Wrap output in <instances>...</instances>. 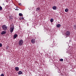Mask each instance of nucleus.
I'll return each instance as SVG.
<instances>
[{"label": "nucleus", "mask_w": 76, "mask_h": 76, "mask_svg": "<svg viewBox=\"0 0 76 76\" xmlns=\"http://www.w3.org/2000/svg\"><path fill=\"white\" fill-rule=\"evenodd\" d=\"M1 28L4 31H6L7 29V26L6 25H3L1 26Z\"/></svg>", "instance_id": "nucleus-1"}, {"label": "nucleus", "mask_w": 76, "mask_h": 76, "mask_svg": "<svg viewBox=\"0 0 76 76\" xmlns=\"http://www.w3.org/2000/svg\"><path fill=\"white\" fill-rule=\"evenodd\" d=\"M23 43V41L22 39H20L19 41L18 44L20 46L22 45Z\"/></svg>", "instance_id": "nucleus-2"}, {"label": "nucleus", "mask_w": 76, "mask_h": 76, "mask_svg": "<svg viewBox=\"0 0 76 76\" xmlns=\"http://www.w3.org/2000/svg\"><path fill=\"white\" fill-rule=\"evenodd\" d=\"M65 34L67 36H69V35H70V31H67L66 33H65Z\"/></svg>", "instance_id": "nucleus-3"}, {"label": "nucleus", "mask_w": 76, "mask_h": 76, "mask_svg": "<svg viewBox=\"0 0 76 76\" xmlns=\"http://www.w3.org/2000/svg\"><path fill=\"white\" fill-rule=\"evenodd\" d=\"M10 32H11V33H12L13 32V30L14 29V28L13 27H11L10 28Z\"/></svg>", "instance_id": "nucleus-4"}, {"label": "nucleus", "mask_w": 76, "mask_h": 76, "mask_svg": "<svg viewBox=\"0 0 76 76\" xmlns=\"http://www.w3.org/2000/svg\"><path fill=\"white\" fill-rule=\"evenodd\" d=\"M6 34V31H2V32L1 33V35H4Z\"/></svg>", "instance_id": "nucleus-5"}, {"label": "nucleus", "mask_w": 76, "mask_h": 76, "mask_svg": "<svg viewBox=\"0 0 76 76\" xmlns=\"http://www.w3.org/2000/svg\"><path fill=\"white\" fill-rule=\"evenodd\" d=\"M31 42L32 44H35V39H32L31 40Z\"/></svg>", "instance_id": "nucleus-6"}, {"label": "nucleus", "mask_w": 76, "mask_h": 76, "mask_svg": "<svg viewBox=\"0 0 76 76\" xmlns=\"http://www.w3.org/2000/svg\"><path fill=\"white\" fill-rule=\"evenodd\" d=\"M18 75H22L23 74V72L22 71H19L18 73Z\"/></svg>", "instance_id": "nucleus-7"}, {"label": "nucleus", "mask_w": 76, "mask_h": 76, "mask_svg": "<svg viewBox=\"0 0 76 76\" xmlns=\"http://www.w3.org/2000/svg\"><path fill=\"white\" fill-rule=\"evenodd\" d=\"M52 9L53 10H56L57 9V7L56 6H54L52 7Z\"/></svg>", "instance_id": "nucleus-8"}, {"label": "nucleus", "mask_w": 76, "mask_h": 76, "mask_svg": "<svg viewBox=\"0 0 76 76\" xmlns=\"http://www.w3.org/2000/svg\"><path fill=\"white\" fill-rule=\"evenodd\" d=\"M39 10H40V8L39 7H37V8L36 11H37L38 12H39Z\"/></svg>", "instance_id": "nucleus-9"}, {"label": "nucleus", "mask_w": 76, "mask_h": 76, "mask_svg": "<svg viewBox=\"0 0 76 76\" xmlns=\"http://www.w3.org/2000/svg\"><path fill=\"white\" fill-rule=\"evenodd\" d=\"M18 37V35H17L16 34H15L14 36V38L15 39L16 38V37Z\"/></svg>", "instance_id": "nucleus-10"}, {"label": "nucleus", "mask_w": 76, "mask_h": 76, "mask_svg": "<svg viewBox=\"0 0 76 76\" xmlns=\"http://www.w3.org/2000/svg\"><path fill=\"white\" fill-rule=\"evenodd\" d=\"M15 69L16 71H18L19 70V67H15Z\"/></svg>", "instance_id": "nucleus-11"}, {"label": "nucleus", "mask_w": 76, "mask_h": 76, "mask_svg": "<svg viewBox=\"0 0 76 76\" xmlns=\"http://www.w3.org/2000/svg\"><path fill=\"white\" fill-rule=\"evenodd\" d=\"M57 27L58 28H60V27H61V24H58L57 26Z\"/></svg>", "instance_id": "nucleus-12"}, {"label": "nucleus", "mask_w": 76, "mask_h": 76, "mask_svg": "<svg viewBox=\"0 0 76 76\" xmlns=\"http://www.w3.org/2000/svg\"><path fill=\"white\" fill-rule=\"evenodd\" d=\"M65 11L66 12H68L69 11V9L66 8L65 10Z\"/></svg>", "instance_id": "nucleus-13"}, {"label": "nucleus", "mask_w": 76, "mask_h": 76, "mask_svg": "<svg viewBox=\"0 0 76 76\" xmlns=\"http://www.w3.org/2000/svg\"><path fill=\"white\" fill-rule=\"evenodd\" d=\"M19 15L20 16H23V14L21 13H20L19 14Z\"/></svg>", "instance_id": "nucleus-14"}, {"label": "nucleus", "mask_w": 76, "mask_h": 76, "mask_svg": "<svg viewBox=\"0 0 76 76\" xmlns=\"http://www.w3.org/2000/svg\"><path fill=\"white\" fill-rule=\"evenodd\" d=\"M50 22H53V21H54V19H53V18H51L50 19Z\"/></svg>", "instance_id": "nucleus-15"}, {"label": "nucleus", "mask_w": 76, "mask_h": 76, "mask_svg": "<svg viewBox=\"0 0 76 76\" xmlns=\"http://www.w3.org/2000/svg\"><path fill=\"white\" fill-rule=\"evenodd\" d=\"M73 28L74 29H76V26L75 25V26H74V27H73Z\"/></svg>", "instance_id": "nucleus-16"}, {"label": "nucleus", "mask_w": 76, "mask_h": 76, "mask_svg": "<svg viewBox=\"0 0 76 76\" xmlns=\"http://www.w3.org/2000/svg\"><path fill=\"white\" fill-rule=\"evenodd\" d=\"M2 9L3 8H2V7L1 6H0V10H2Z\"/></svg>", "instance_id": "nucleus-17"}, {"label": "nucleus", "mask_w": 76, "mask_h": 76, "mask_svg": "<svg viewBox=\"0 0 76 76\" xmlns=\"http://www.w3.org/2000/svg\"><path fill=\"white\" fill-rule=\"evenodd\" d=\"M60 61H63V59H62V58H61V59H60V60H59Z\"/></svg>", "instance_id": "nucleus-18"}, {"label": "nucleus", "mask_w": 76, "mask_h": 76, "mask_svg": "<svg viewBox=\"0 0 76 76\" xmlns=\"http://www.w3.org/2000/svg\"><path fill=\"white\" fill-rule=\"evenodd\" d=\"M18 7H16V9H15V10H18Z\"/></svg>", "instance_id": "nucleus-19"}, {"label": "nucleus", "mask_w": 76, "mask_h": 76, "mask_svg": "<svg viewBox=\"0 0 76 76\" xmlns=\"http://www.w3.org/2000/svg\"><path fill=\"white\" fill-rule=\"evenodd\" d=\"M23 17H21V18H19V19H20V20H21V19H23Z\"/></svg>", "instance_id": "nucleus-20"}, {"label": "nucleus", "mask_w": 76, "mask_h": 76, "mask_svg": "<svg viewBox=\"0 0 76 76\" xmlns=\"http://www.w3.org/2000/svg\"><path fill=\"white\" fill-rule=\"evenodd\" d=\"M2 47V44L0 43V47Z\"/></svg>", "instance_id": "nucleus-21"}, {"label": "nucleus", "mask_w": 76, "mask_h": 76, "mask_svg": "<svg viewBox=\"0 0 76 76\" xmlns=\"http://www.w3.org/2000/svg\"><path fill=\"white\" fill-rule=\"evenodd\" d=\"M1 76H4V74H2L1 75Z\"/></svg>", "instance_id": "nucleus-22"}, {"label": "nucleus", "mask_w": 76, "mask_h": 76, "mask_svg": "<svg viewBox=\"0 0 76 76\" xmlns=\"http://www.w3.org/2000/svg\"><path fill=\"white\" fill-rule=\"evenodd\" d=\"M18 5H20V6H21V5H22V4H21V3H19L18 4Z\"/></svg>", "instance_id": "nucleus-23"}, {"label": "nucleus", "mask_w": 76, "mask_h": 76, "mask_svg": "<svg viewBox=\"0 0 76 76\" xmlns=\"http://www.w3.org/2000/svg\"><path fill=\"white\" fill-rule=\"evenodd\" d=\"M15 9V8H14V9Z\"/></svg>", "instance_id": "nucleus-24"}]
</instances>
